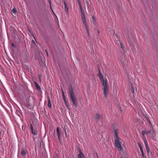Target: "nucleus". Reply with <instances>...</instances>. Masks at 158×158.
I'll return each mask as SVG.
<instances>
[{"label":"nucleus","mask_w":158,"mask_h":158,"mask_svg":"<svg viewBox=\"0 0 158 158\" xmlns=\"http://www.w3.org/2000/svg\"><path fill=\"white\" fill-rule=\"evenodd\" d=\"M120 47L121 48H122L123 50L124 48V46L123 45L122 43H120Z\"/></svg>","instance_id":"5701e85b"},{"label":"nucleus","mask_w":158,"mask_h":158,"mask_svg":"<svg viewBox=\"0 0 158 158\" xmlns=\"http://www.w3.org/2000/svg\"><path fill=\"white\" fill-rule=\"evenodd\" d=\"M81 19L83 23L85 26V29L87 33L89 36V30L88 28V26L86 23V19L85 17V13L81 14Z\"/></svg>","instance_id":"20e7f679"},{"label":"nucleus","mask_w":158,"mask_h":158,"mask_svg":"<svg viewBox=\"0 0 158 158\" xmlns=\"http://www.w3.org/2000/svg\"><path fill=\"white\" fill-rule=\"evenodd\" d=\"M27 151L24 148H22L21 150V154L23 156H24L27 153Z\"/></svg>","instance_id":"9b49d317"},{"label":"nucleus","mask_w":158,"mask_h":158,"mask_svg":"<svg viewBox=\"0 0 158 158\" xmlns=\"http://www.w3.org/2000/svg\"><path fill=\"white\" fill-rule=\"evenodd\" d=\"M96 155L97 156V158H98V154L97 153H96Z\"/></svg>","instance_id":"49530a36"},{"label":"nucleus","mask_w":158,"mask_h":158,"mask_svg":"<svg viewBox=\"0 0 158 158\" xmlns=\"http://www.w3.org/2000/svg\"><path fill=\"white\" fill-rule=\"evenodd\" d=\"M35 86L36 87V89H40V86L37 83V82H35Z\"/></svg>","instance_id":"2eb2a0df"},{"label":"nucleus","mask_w":158,"mask_h":158,"mask_svg":"<svg viewBox=\"0 0 158 158\" xmlns=\"http://www.w3.org/2000/svg\"><path fill=\"white\" fill-rule=\"evenodd\" d=\"M149 135V137L152 138V139L155 140L156 138V133L153 130L151 131Z\"/></svg>","instance_id":"39448f33"},{"label":"nucleus","mask_w":158,"mask_h":158,"mask_svg":"<svg viewBox=\"0 0 158 158\" xmlns=\"http://www.w3.org/2000/svg\"><path fill=\"white\" fill-rule=\"evenodd\" d=\"M79 152H80L79 154H80V152H81V153H82V152H81V149H80V148H79Z\"/></svg>","instance_id":"72a5a7b5"},{"label":"nucleus","mask_w":158,"mask_h":158,"mask_svg":"<svg viewBox=\"0 0 158 158\" xmlns=\"http://www.w3.org/2000/svg\"><path fill=\"white\" fill-rule=\"evenodd\" d=\"M80 10H81V14H84V10L82 9V7H80Z\"/></svg>","instance_id":"4be33fe9"},{"label":"nucleus","mask_w":158,"mask_h":158,"mask_svg":"<svg viewBox=\"0 0 158 158\" xmlns=\"http://www.w3.org/2000/svg\"><path fill=\"white\" fill-rule=\"evenodd\" d=\"M102 118V115L99 114H96L95 115L94 118L95 120L98 121L99 120Z\"/></svg>","instance_id":"0eeeda50"},{"label":"nucleus","mask_w":158,"mask_h":158,"mask_svg":"<svg viewBox=\"0 0 158 158\" xmlns=\"http://www.w3.org/2000/svg\"><path fill=\"white\" fill-rule=\"evenodd\" d=\"M131 92L132 94H134V86H133L132 84V83H131Z\"/></svg>","instance_id":"4468645a"},{"label":"nucleus","mask_w":158,"mask_h":158,"mask_svg":"<svg viewBox=\"0 0 158 158\" xmlns=\"http://www.w3.org/2000/svg\"><path fill=\"white\" fill-rule=\"evenodd\" d=\"M45 52H46V54H47V56H48V53L47 52L46 50H45Z\"/></svg>","instance_id":"4c0bfd02"},{"label":"nucleus","mask_w":158,"mask_h":158,"mask_svg":"<svg viewBox=\"0 0 158 158\" xmlns=\"http://www.w3.org/2000/svg\"><path fill=\"white\" fill-rule=\"evenodd\" d=\"M99 78L103 86L102 90L104 97L106 98L107 94L109 93V85L107 80L106 79L104 80L103 76L100 77Z\"/></svg>","instance_id":"f257e3e1"},{"label":"nucleus","mask_w":158,"mask_h":158,"mask_svg":"<svg viewBox=\"0 0 158 158\" xmlns=\"http://www.w3.org/2000/svg\"><path fill=\"white\" fill-rule=\"evenodd\" d=\"M12 12L14 14H16L17 12V10L15 8H14L12 10Z\"/></svg>","instance_id":"412c9836"},{"label":"nucleus","mask_w":158,"mask_h":158,"mask_svg":"<svg viewBox=\"0 0 158 158\" xmlns=\"http://www.w3.org/2000/svg\"><path fill=\"white\" fill-rule=\"evenodd\" d=\"M116 36L117 37H118V35H116Z\"/></svg>","instance_id":"c03bdc74"},{"label":"nucleus","mask_w":158,"mask_h":158,"mask_svg":"<svg viewBox=\"0 0 158 158\" xmlns=\"http://www.w3.org/2000/svg\"><path fill=\"white\" fill-rule=\"evenodd\" d=\"M48 2H49V3L50 5H51V0H48Z\"/></svg>","instance_id":"e433bc0d"},{"label":"nucleus","mask_w":158,"mask_h":158,"mask_svg":"<svg viewBox=\"0 0 158 158\" xmlns=\"http://www.w3.org/2000/svg\"><path fill=\"white\" fill-rule=\"evenodd\" d=\"M92 19H93V23L96 22V18L94 15L92 16Z\"/></svg>","instance_id":"a211bd4d"},{"label":"nucleus","mask_w":158,"mask_h":158,"mask_svg":"<svg viewBox=\"0 0 158 158\" xmlns=\"http://www.w3.org/2000/svg\"><path fill=\"white\" fill-rule=\"evenodd\" d=\"M56 18H57V20H58V18H57V16L56 15Z\"/></svg>","instance_id":"a19ab883"},{"label":"nucleus","mask_w":158,"mask_h":158,"mask_svg":"<svg viewBox=\"0 0 158 158\" xmlns=\"http://www.w3.org/2000/svg\"><path fill=\"white\" fill-rule=\"evenodd\" d=\"M64 103H65L66 106L68 108V107H69V105L68 104V103H67L66 100H64Z\"/></svg>","instance_id":"393cba45"},{"label":"nucleus","mask_w":158,"mask_h":158,"mask_svg":"<svg viewBox=\"0 0 158 158\" xmlns=\"http://www.w3.org/2000/svg\"><path fill=\"white\" fill-rule=\"evenodd\" d=\"M56 132H57V135L58 136V138L59 140H60V134H59V130L58 127H57L56 129Z\"/></svg>","instance_id":"ddd939ff"},{"label":"nucleus","mask_w":158,"mask_h":158,"mask_svg":"<svg viewBox=\"0 0 158 158\" xmlns=\"http://www.w3.org/2000/svg\"><path fill=\"white\" fill-rule=\"evenodd\" d=\"M77 1H79V0H77Z\"/></svg>","instance_id":"864d4df0"},{"label":"nucleus","mask_w":158,"mask_h":158,"mask_svg":"<svg viewBox=\"0 0 158 158\" xmlns=\"http://www.w3.org/2000/svg\"><path fill=\"white\" fill-rule=\"evenodd\" d=\"M120 158H126V157H123V156H122V157H120Z\"/></svg>","instance_id":"ea45409f"},{"label":"nucleus","mask_w":158,"mask_h":158,"mask_svg":"<svg viewBox=\"0 0 158 158\" xmlns=\"http://www.w3.org/2000/svg\"><path fill=\"white\" fill-rule=\"evenodd\" d=\"M141 153H142V156L143 158H144V154H143V152H141Z\"/></svg>","instance_id":"473e14b6"},{"label":"nucleus","mask_w":158,"mask_h":158,"mask_svg":"<svg viewBox=\"0 0 158 158\" xmlns=\"http://www.w3.org/2000/svg\"><path fill=\"white\" fill-rule=\"evenodd\" d=\"M140 149V150H141V152H143V149H142V148H141Z\"/></svg>","instance_id":"f704fd0d"},{"label":"nucleus","mask_w":158,"mask_h":158,"mask_svg":"<svg viewBox=\"0 0 158 158\" xmlns=\"http://www.w3.org/2000/svg\"><path fill=\"white\" fill-rule=\"evenodd\" d=\"M12 46H14V44H13V43L12 44Z\"/></svg>","instance_id":"a18cd8bd"},{"label":"nucleus","mask_w":158,"mask_h":158,"mask_svg":"<svg viewBox=\"0 0 158 158\" xmlns=\"http://www.w3.org/2000/svg\"><path fill=\"white\" fill-rule=\"evenodd\" d=\"M78 2L79 4V7H82V6H81V3L79 1H78Z\"/></svg>","instance_id":"c85d7f7f"},{"label":"nucleus","mask_w":158,"mask_h":158,"mask_svg":"<svg viewBox=\"0 0 158 158\" xmlns=\"http://www.w3.org/2000/svg\"><path fill=\"white\" fill-rule=\"evenodd\" d=\"M22 129L23 130H24L25 129V127L23 126H22Z\"/></svg>","instance_id":"2f4dec72"},{"label":"nucleus","mask_w":158,"mask_h":158,"mask_svg":"<svg viewBox=\"0 0 158 158\" xmlns=\"http://www.w3.org/2000/svg\"><path fill=\"white\" fill-rule=\"evenodd\" d=\"M32 41L34 43V41L33 40H32Z\"/></svg>","instance_id":"603ef678"},{"label":"nucleus","mask_w":158,"mask_h":158,"mask_svg":"<svg viewBox=\"0 0 158 158\" xmlns=\"http://www.w3.org/2000/svg\"><path fill=\"white\" fill-rule=\"evenodd\" d=\"M151 131L150 130H145L142 131V134L143 136H144V135L145 134L150 133L151 132Z\"/></svg>","instance_id":"1a4fd4ad"},{"label":"nucleus","mask_w":158,"mask_h":158,"mask_svg":"<svg viewBox=\"0 0 158 158\" xmlns=\"http://www.w3.org/2000/svg\"><path fill=\"white\" fill-rule=\"evenodd\" d=\"M50 8H51V10H52V8L51 5H50Z\"/></svg>","instance_id":"79ce46f5"},{"label":"nucleus","mask_w":158,"mask_h":158,"mask_svg":"<svg viewBox=\"0 0 158 158\" xmlns=\"http://www.w3.org/2000/svg\"><path fill=\"white\" fill-rule=\"evenodd\" d=\"M121 62H122V63H124V62H124V61H123H123L122 60H121Z\"/></svg>","instance_id":"58836bf2"},{"label":"nucleus","mask_w":158,"mask_h":158,"mask_svg":"<svg viewBox=\"0 0 158 158\" xmlns=\"http://www.w3.org/2000/svg\"><path fill=\"white\" fill-rule=\"evenodd\" d=\"M54 158H59V157L56 154H55L54 156Z\"/></svg>","instance_id":"a878e982"},{"label":"nucleus","mask_w":158,"mask_h":158,"mask_svg":"<svg viewBox=\"0 0 158 158\" xmlns=\"http://www.w3.org/2000/svg\"><path fill=\"white\" fill-rule=\"evenodd\" d=\"M78 158H85L84 155L82 153L80 152V154H78Z\"/></svg>","instance_id":"f8f14e48"},{"label":"nucleus","mask_w":158,"mask_h":158,"mask_svg":"<svg viewBox=\"0 0 158 158\" xmlns=\"http://www.w3.org/2000/svg\"><path fill=\"white\" fill-rule=\"evenodd\" d=\"M140 149V150H141V152H143V149H142V148H141Z\"/></svg>","instance_id":"c9c22d12"},{"label":"nucleus","mask_w":158,"mask_h":158,"mask_svg":"<svg viewBox=\"0 0 158 158\" xmlns=\"http://www.w3.org/2000/svg\"><path fill=\"white\" fill-rule=\"evenodd\" d=\"M98 34H99V31L98 30Z\"/></svg>","instance_id":"37998d69"},{"label":"nucleus","mask_w":158,"mask_h":158,"mask_svg":"<svg viewBox=\"0 0 158 158\" xmlns=\"http://www.w3.org/2000/svg\"><path fill=\"white\" fill-rule=\"evenodd\" d=\"M64 10L66 12L67 14H69L68 7L65 1H64Z\"/></svg>","instance_id":"9d476101"},{"label":"nucleus","mask_w":158,"mask_h":158,"mask_svg":"<svg viewBox=\"0 0 158 158\" xmlns=\"http://www.w3.org/2000/svg\"><path fill=\"white\" fill-rule=\"evenodd\" d=\"M138 145L140 149L141 148H142L141 144L139 143H138Z\"/></svg>","instance_id":"7c9ffc66"},{"label":"nucleus","mask_w":158,"mask_h":158,"mask_svg":"<svg viewBox=\"0 0 158 158\" xmlns=\"http://www.w3.org/2000/svg\"><path fill=\"white\" fill-rule=\"evenodd\" d=\"M98 71H99V73L98 74V76H99V77H100L102 76H102V73L101 72L100 70L99 69H98Z\"/></svg>","instance_id":"6ab92c4d"},{"label":"nucleus","mask_w":158,"mask_h":158,"mask_svg":"<svg viewBox=\"0 0 158 158\" xmlns=\"http://www.w3.org/2000/svg\"><path fill=\"white\" fill-rule=\"evenodd\" d=\"M144 158H146V156H144Z\"/></svg>","instance_id":"3c124183"},{"label":"nucleus","mask_w":158,"mask_h":158,"mask_svg":"<svg viewBox=\"0 0 158 158\" xmlns=\"http://www.w3.org/2000/svg\"><path fill=\"white\" fill-rule=\"evenodd\" d=\"M114 32H113V34L114 35Z\"/></svg>","instance_id":"8fccbe9b"},{"label":"nucleus","mask_w":158,"mask_h":158,"mask_svg":"<svg viewBox=\"0 0 158 158\" xmlns=\"http://www.w3.org/2000/svg\"><path fill=\"white\" fill-rule=\"evenodd\" d=\"M48 107H49L50 108L51 107V103L50 101L49 98H48Z\"/></svg>","instance_id":"dca6fc26"},{"label":"nucleus","mask_w":158,"mask_h":158,"mask_svg":"<svg viewBox=\"0 0 158 158\" xmlns=\"http://www.w3.org/2000/svg\"><path fill=\"white\" fill-rule=\"evenodd\" d=\"M31 130L32 132L34 135H36L37 133V128L36 127H33L32 126V125L31 124Z\"/></svg>","instance_id":"423d86ee"},{"label":"nucleus","mask_w":158,"mask_h":158,"mask_svg":"<svg viewBox=\"0 0 158 158\" xmlns=\"http://www.w3.org/2000/svg\"><path fill=\"white\" fill-rule=\"evenodd\" d=\"M143 140L144 141V143L145 144L146 150H147L148 153H149L150 152V150H149V149L148 147V145L147 142V140L146 139V138L144 137H143Z\"/></svg>","instance_id":"6e6552de"},{"label":"nucleus","mask_w":158,"mask_h":158,"mask_svg":"<svg viewBox=\"0 0 158 158\" xmlns=\"http://www.w3.org/2000/svg\"><path fill=\"white\" fill-rule=\"evenodd\" d=\"M30 33L32 35V36L34 37L35 38V37H34V35H33V33H32V32L30 30H28Z\"/></svg>","instance_id":"cd10ccee"},{"label":"nucleus","mask_w":158,"mask_h":158,"mask_svg":"<svg viewBox=\"0 0 158 158\" xmlns=\"http://www.w3.org/2000/svg\"><path fill=\"white\" fill-rule=\"evenodd\" d=\"M52 12L54 13V12L52 9Z\"/></svg>","instance_id":"09e8293b"},{"label":"nucleus","mask_w":158,"mask_h":158,"mask_svg":"<svg viewBox=\"0 0 158 158\" xmlns=\"http://www.w3.org/2000/svg\"><path fill=\"white\" fill-rule=\"evenodd\" d=\"M145 119L148 121L149 123L150 124H151V122H150L149 118L148 117H146V116L145 117Z\"/></svg>","instance_id":"aec40b11"},{"label":"nucleus","mask_w":158,"mask_h":158,"mask_svg":"<svg viewBox=\"0 0 158 158\" xmlns=\"http://www.w3.org/2000/svg\"><path fill=\"white\" fill-rule=\"evenodd\" d=\"M86 0V2L87 4V6L88 8H89V3L88 2L87 0Z\"/></svg>","instance_id":"bb28decb"},{"label":"nucleus","mask_w":158,"mask_h":158,"mask_svg":"<svg viewBox=\"0 0 158 158\" xmlns=\"http://www.w3.org/2000/svg\"><path fill=\"white\" fill-rule=\"evenodd\" d=\"M120 110H121V111H122V109H120Z\"/></svg>","instance_id":"5fc2aeb1"},{"label":"nucleus","mask_w":158,"mask_h":158,"mask_svg":"<svg viewBox=\"0 0 158 158\" xmlns=\"http://www.w3.org/2000/svg\"><path fill=\"white\" fill-rule=\"evenodd\" d=\"M69 95L73 105L76 107L77 106V98L75 97L73 89L71 86H70L69 89Z\"/></svg>","instance_id":"f03ea898"},{"label":"nucleus","mask_w":158,"mask_h":158,"mask_svg":"<svg viewBox=\"0 0 158 158\" xmlns=\"http://www.w3.org/2000/svg\"><path fill=\"white\" fill-rule=\"evenodd\" d=\"M62 96H63V99L64 100H66L65 98L64 95V93L63 90L62 89Z\"/></svg>","instance_id":"f3484780"},{"label":"nucleus","mask_w":158,"mask_h":158,"mask_svg":"<svg viewBox=\"0 0 158 158\" xmlns=\"http://www.w3.org/2000/svg\"><path fill=\"white\" fill-rule=\"evenodd\" d=\"M128 42H129V43L130 44H131H131H132H132H132V42H131V39H128Z\"/></svg>","instance_id":"b1692460"},{"label":"nucleus","mask_w":158,"mask_h":158,"mask_svg":"<svg viewBox=\"0 0 158 158\" xmlns=\"http://www.w3.org/2000/svg\"><path fill=\"white\" fill-rule=\"evenodd\" d=\"M78 2L79 4V7H82V6H81V3L79 1H78Z\"/></svg>","instance_id":"c756f323"},{"label":"nucleus","mask_w":158,"mask_h":158,"mask_svg":"<svg viewBox=\"0 0 158 158\" xmlns=\"http://www.w3.org/2000/svg\"><path fill=\"white\" fill-rule=\"evenodd\" d=\"M65 133L66 134V130H65Z\"/></svg>","instance_id":"de8ad7c7"},{"label":"nucleus","mask_w":158,"mask_h":158,"mask_svg":"<svg viewBox=\"0 0 158 158\" xmlns=\"http://www.w3.org/2000/svg\"><path fill=\"white\" fill-rule=\"evenodd\" d=\"M114 132L115 136V140L116 146L118 147V150L119 151H121L123 150V148L121 146L122 143L120 142L119 138L118 135V130L117 129L115 130Z\"/></svg>","instance_id":"7ed1b4c3"}]
</instances>
